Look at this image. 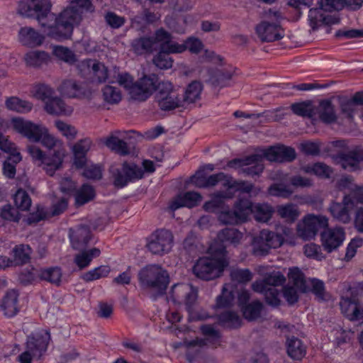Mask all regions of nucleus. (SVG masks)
I'll use <instances>...</instances> for the list:
<instances>
[{"instance_id":"f257e3e1","label":"nucleus","mask_w":363,"mask_h":363,"mask_svg":"<svg viewBox=\"0 0 363 363\" xmlns=\"http://www.w3.org/2000/svg\"><path fill=\"white\" fill-rule=\"evenodd\" d=\"M11 125L14 130L31 142H40L50 150L46 154L35 145L28 146V152L33 161L41 167L50 176L62 168L66 156V150L61 140L49 133L48 129L40 123H34L22 118H13Z\"/></svg>"},{"instance_id":"f03ea898","label":"nucleus","mask_w":363,"mask_h":363,"mask_svg":"<svg viewBox=\"0 0 363 363\" xmlns=\"http://www.w3.org/2000/svg\"><path fill=\"white\" fill-rule=\"evenodd\" d=\"M295 150L284 145L272 146L262 150L261 154H255L242 159L229 161L227 167L237 169L240 174L247 176L258 175L264 169L263 160L270 162H291L296 158Z\"/></svg>"},{"instance_id":"7ed1b4c3","label":"nucleus","mask_w":363,"mask_h":363,"mask_svg":"<svg viewBox=\"0 0 363 363\" xmlns=\"http://www.w3.org/2000/svg\"><path fill=\"white\" fill-rule=\"evenodd\" d=\"M69 1L70 6L58 16V19L56 20V26H49L48 37L57 40L70 38L74 26L78 25L82 19V11H93L90 0Z\"/></svg>"},{"instance_id":"20e7f679","label":"nucleus","mask_w":363,"mask_h":363,"mask_svg":"<svg viewBox=\"0 0 363 363\" xmlns=\"http://www.w3.org/2000/svg\"><path fill=\"white\" fill-rule=\"evenodd\" d=\"M225 249L223 245H211L208 248L209 256L200 257L193 267L194 274L203 280L209 281L222 276L228 265Z\"/></svg>"},{"instance_id":"39448f33","label":"nucleus","mask_w":363,"mask_h":363,"mask_svg":"<svg viewBox=\"0 0 363 363\" xmlns=\"http://www.w3.org/2000/svg\"><path fill=\"white\" fill-rule=\"evenodd\" d=\"M50 9V0H22L18 2L17 12L25 17H35L48 36L49 26L55 27L58 19Z\"/></svg>"},{"instance_id":"423d86ee","label":"nucleus","mask_w":363,"mask_h":363,"mask_svg":"<svg viewBox=\"0 0 363 363\" xmlns=\"http://www.w3.org/2000/svg\"><path fill=\"white\" fill-rule=\"evenodd\" d=\"M117 80L128 91L133 99L143 101L155 91L157 77L155 74L144 76L134 83L133 78L129 74L121 73L118 74Z\"/></svg>"},{"instance_id":"0eeeda50","label":"nucleus","mask_w":363,"mask_h":363,"mask_svg":"<svg viewBox=\"0 0 363 363\" xmlns=\"http://www.w3.org/2000/svg\"><path fill=\"white\" fill-rule=\"evenodd\" d=\"M51 340L47 330H39L31 333L26 338L25 351L18 357L20 363H32L33 359H40L47 352Z\"/></svg>"},{"instance_id":"6e6552de","label":"nucleus","mask_w":363,"mask_h":363,"mask_svg":"<svg viewBox=\"0 0 363 363\" xmlns=\"http://www.w3.org/2000/svg\"><path fill=\"white\" fill-rule=\"evenodd\" d=\"M264 17L265 19L255 27L256 34L260 40L273 42L281 39L284 31L277 23L281 18L280 12L270 9L264 12Z\"/></svg>"},{"instance_id":"1a4fd4ad","label":"nucleus","mask_w":363,"mask_h":363,"mask_svg":"<svg viewBox=\"0 0 363 363\" xmlns=\"http://www.w3.org/2000/svg\"><path fill=\"white\" fill-rule=\"evenodd\" d=\"M140 284L163 293L169 284V274L159 264H148L141 269L138 274Z\"/></svg>"},{"instance_id":"9d476101","label":"nucleus","mask_w":363,"mask_h":363,"mask_svg":"<svg viewBox=\"0 0 363 363\" xmlns=\"http://www.w3.org/2000/svg\"><path fill=\"white\" fill-rule=\"evenodd\" d=\"M157 38L162 42V49L174 54L182 53L186 50L193 54H198L203 48L201 40L195 37L188 38L182 44L173 41L172 35L163 28L158 30Z\"/></svg>"},{"instance_id":"9b49d317","label":"nucleus","mask_w":363,"mask_h":363,"mask_svg":"<svg viewBox=\"0 0 363 363\" xmlns=\"http://www.w3.org/2000/svg\"><path fill=\"white\" fill-rule=\"evenodd\" d=\"M156 100L163 111H169L183 106V100L179 90L175 89L169 81L159 82L156 84Z\"/></svg>"},{"instance_id":"f8f14e48","label":"nucleus","mask_w":363,"mask_h":363,"mask_svg":"<svg viewBox=\"0 0 363 363\" xmlns=\"http://www.w3.org/2000/svg\"><path fill=\"white\" fill-rule=\"evenodd\" d=\"M284 241V237L283 235L267 229L262 230L258 235L252 238L253 253L255 255H265L269 253L271 249H277L281 247Z\"/></svg>"},{"instance_id":"ddd939ff","label":"nucleus","mask_w":363,"mask_h":363,"mask_svg":"<svg viewBox=\"0 0 363 363\" xmlns=\"http://www.w3.org/2000/svg\"><path fill=\"white\" fill-rule=\"evenodd\" d=\"M328 219L323 215L308 214L297 224L296 231L299 238L304 240L315 238L320 228L327 227Z\"/></svg>"},{"instance_id":"4468645a","label":"nucleus","mask_w":363,"mask_h":363,"mask_svg":"<svg viewBox=\"0 0 363 363\" xmlns=\"http://www.w3.org/2000/svg\"><path fill=\"white\" fill-rule=\"evenodd\" d=\"M198 297V291L189 284H174L170 291L169 298L174 303H184L186 310L193 317L192 312L194 306L196 303Z\"/></svg>"},{"instance_id":"2eb2a0df","label":"nucleus","mask_w":363,"mask_h":363,"mask_svg":"<svg viewBox=\"0 0 363 363\" xmlns=\"http://www.w3.org/2000/svg\"><path fill=\"white\" fill-rule=\"evenodd\" d=\"M174 245V236L171 231L159 229L151 234L147 247L154 255H164L169 253Z\"/></svg>"},{"instance_id":"dca6fc26","label":"nucleus","mask_w":363,"mask_h":363,"mask_svg":"<svg viewBox=\"0 0 363 363\" xmlns=\"http://www.w3.org/2000/svg\"><path fill=\"white\" fill-rule=\"evenodd\" d=\"M345 240V232L341 227L328 228L320 234L322 247L328 253L336 250Z\"/></svg>"},{"instance_id":"f3484780","label":"nucleus","mask_w":363,"mask_h":363,"mask_svg":"<svg viewBox=\"0 0 363 363\" xmlns=\"http://www.w3.org/2000/svg\"><path fill=\"white\" fill-rule=\"evenodd\" d=\"M143 170L134 163L124 162L122 172H118L115 176L114 184L117 187L122 188L128 182L140 179L143 177Z\"/></svg>"},{"instance_id":"a211bd4d","label":"nucleus","mask_w":363,"mask_h":363,"mask_svg":"<svg viewBox=\"0 0 363 363\" xmlns=\"http://www.w3.org/2000/svg\"><path fill=\"white\" fill-rule=\"evenodd\" d=\"M354 206L352 197L350 195H345L342 203H333L329 208V211L335 219L343 223H347L351 220L350 214Z\"/></svg>"},{"instance_id":"6ab92c4d","label":"nucleus","mask_w":363,"mask_h":363,"mask_svg":"<svg viewBox=\"0 0 363 363\" xmlns=\"http://www.w3.org/2000/svg\"><path fill=\"white\" fill-rule=\"evenodd\" d=\"M18 39L23 46L35 48L43 45L45 36L32 27L24 26L18 30Z\"/></svg>"},{"instance_id":"aec40b11","label":"nucleus","mask_w":363,"mask_h":363,"mask_svg":"<svg viewBox=\"0 0 363 363\" xmlns=\"http://www.w3.org/2000/svg\"><path fill=\"white\" fill-rule=\"evenodd\" d=\"M92 146L90 138H86L78 140L72 147L73 154V164L78 168H82L86 163V155Z\"/></svg>"},{"instance_id":"412c9836","label":"nucleus","mask_w":363,"mask_h":363,"mask_svg":"<svg viewBox=\"0 0 363 363\" xmlns=\"http://www.w3.org/2000/svg\"><path fill=\"white\" fill-rule=\"evenodd\" d=\"M340 308L342 313L350 320H357L363 318V308L360 306L355 296L342 297Z\"/></svg>"},{"instance_id":"4be33fe9","label":"nucleus","mask_w":363,"mask_h":363,"mask_svg":"<svg viewBox=\"0 0 363 363\" xmlns=\"http://www.w3.org/2000/svg\"><path fill=\"white\" fill-rule=\"evenodd\" d=\"M308 23L313 30L322 25H333L339 23V18L331 14H326L320 7L311 9L308 13Z\"/></svg>"},{"instance_id":"5701e85b","label":"nucleus","mask_w":363,"mask_h":363,"mask_svg":"<svg viewBox=\"0 0 363 363\" xmlns=\"http://www.w3.org/2000/svg\"><path fill=\"white\" fill-rule=\"evenodd\" d=\"M202 196L196 191H188L175 196L169 203V208L175 211L182 207L193 208L199 205Z\"/></svg>"},{"instance_id":"b1692460","label":"nucleus","mask_w":363,"mask_h":363,"mask_svg":"<svg viewBox=\"0 0 363 363\" xmlns=\"http://www.w3.org/2000/svg\"><path fill=\"white\" fill-rule=\"evenodd\" d=\"M335 160L344 169L352 172L360 169L363 157L358 151L352 150L339 153Z\"/></svg>"},{"instance_id":"393cba45","label":"nucleus","mask_w":363,"mask_h":363,"mask_svg":"<svg viewBox=\"0 0 363 363\" xmlns=\"http://www.w3.org/2000/svg\"><path fill=\"white\" fill-rule=\"evenodd\" d=\"M286 281L285 277L280 272H273L268 274L264 279L255 281L252 284L254 291L262 293L266 289L269 287L276 288V286H281Z\"/></svg>"},{"instance_id":"a878e982","label":"nucleus","mask_w":363,"mask_h":363,"mask_svg":"<svg viewBox=\"0 0 363 363\" xmlns=\"http://www.w3.org/2000/svg\"><path fill=\"white\" fill-rule=\"evenodd\" d=\"M159 42L157 39V31L154 37H142L133 40L131 47L134 52L137 55H143L151 53L156 50Z\"/></svg>"},{"instance_id":"bb28decb","label":"nucleus","mask_w":363,"mask_h":363,"mask_svg":"<svg viewBox=\"0 0 363 363\" xmlns=\"http://www.w3.org/2000/svg\"><path fill=\"white\" fill-rule=\"evenodd\" d=\"M1 310L9 318L15 316L18 311V294L15 290L8 291L1 299Z\"/></svg>"},{"instance_id":"cd10ccee","label":"nucleus","mask_w":363,"mask_h":363,"mask_svg":"<svg viewBox=\"0 0 363 363\" xmlns=\"http://www.w3.org/2000/svg\"><path fill=\"white\" fill-rule=\"evenodd\" d=\"M315 116L325 123H332L336 121L337 116L335 107L330 100L325 99L319 102L318 105L314 107Z\"/></svg>"},{"instance_id":"c85d7f7f","label":"nucleus","mask_w":363,"mask_h":363,"mask_svg":"<svg viewBox=\"0 0 363 363\" xmlns=\"http://www.w3.org/2000/svg\"><path fill=\"white\" fill-rule=\"evenodd\" d=\"M70 240L74 249H80L85 247L91 240L90 229L86 226H79L74 230H70Z\"/></svg>"},{"instance_id":"c756f323","label":"nucleus","mask_w":363,"mask_h":363,"mask_svg":"<svg viewBox=\"0 0 363 363\" xmlns=\"http://www.w3.org/2000/svg\"><path fill=\"white\" fill-rule=\"evenodd\" d=\"M23 60L28 67H40L51 61V56L43 50H31L25 54Z\"/></svg>"},{"instance_id":"7c9ffc66","label":"nucleus","mask_w":363,"mask_h":363,"mask_svg":"<svg viewBox=\"0 0 363 363\" xmlns=\"http://www.w3.org/2000/svg\"><path fill=\"white\" fill-rule=\"evenodd\" d=\"M45 111L51 115L69 116L73 108L67 106L64 101L57 96H53L45 104Z\"/></svg>"},{"instance_id":"2f4dec72","label":"nucleus","mask_w":363,"mask_h":363,"mask_svg":"<svg viewBox=\"0 0 363 363\" xmlns=\"http://www.w3.org/2000/svg\"><path fill=\"white\" fill-rule=\"evenodd\" d=\"M233 197V192L218 191L211 196V199L206 201L203 204V209L208 212H215L217 210L222 208L224 204L225 199H231Z\"/></svg>"},{"instance_id":"473e14b6","label":"nucleus","mask_w":363,"mask_h":363,"mask_svg":"<svg viewBox=\"0 0 363 363\" xmlns=\"http://www.w3.org/2000/svg\"><path fill=\"white\" fill-rule=\"evenodd\" d=\"M277 213L280 218L290 223L295 222L301 214L298 207L292 203L278 206Z\"/></svg>"},{"instance_id":"72a5a7b5","label":"nucleus","mask_w":363,"mask_h":363,"mask_svg":"<svg viewBox=\"0 0 363 363\" xmlns=\"http://www.w3.org/2000/svg\"><path fill=\"white\" fill-rule=\"evenodd\" d=\"M5 106L10 111L19 113L30 112L33 107L31 102L21 99L17 96H11L6 99Z\"/></svg>"},{"instance_id":"f704fd0d","label":"nucleus","mask_w":363,"mask_h":363,"mask_svg":"<svg viewBox=\"0 0 363 363\" xmlns=\"http://www.w3.org/2000/svg\"><path fill=\"white\" fill-rule=\"evenodd\" d=\"M274 212V208L267 203H257L252 206V213L255 219L261 223L268 222Z\"/></svg>"},{"instance_id":"c9c22d12","label":"nucleus","mask_w":363,"mask_h":363,"mask_svg":"<svg viewBox=\"0 0 363 363\" xmlns=\"http://www.w3.org/2000/svg\"><path fill=\"white\" fill-rule=\"evenodd\" d=\"M57 90L62 95L69 98L78 97L83 94L82 85L74 79L63 81Z\"/></svg>"},{"instance_id":"e433bc0d","label":"nucleus","mask_w":363,"mask_h":363,"mask_svg":"<svg viewBox=\"0 0 363 363\" xmlns=\"http://www.w3.org/2000/svg\"><path fill=\"white\" fill-rule=\"evenodd\" d=\"M286 349L289 356L294 359L300 360L306 354L305 345L297 337H292L287 340Z\"/></svg>"},{"instance_id":"4c0bfd02","label":"nucleus","mask_w":363,"mask_h":363,"mask_svg":"<svg viewBox=\"0 0 363 363\" xmlns=\"http://www.w3.org/2000/svg\"><path fill=\"white\" fill-rule=\"evenodd\" d=\"M100 254V250L96 247H94L89 250H84L75 255L74 262L81 270L89 267L92 259L98 257Z\"/></svg>"},{"instance_id":"58836bf2","label":"nucleus","mask_w":363,"mask_h":363,"mask_svg":"<svg viewBox=\"0 0 363 363\" xmlns=\"http://www.w3.org/2000/svg\"><path fill=\"white\" fill-rule=\"evenodd\" d=\"M253 203L248 199L240 198L234 203L233 208L241 223L245 222L252 214Z\"/></svg>"},{"instance_id":"ea45409f","label":"nucleus","mask_w":363,"mask_h":363,"mask_svg":"<svg viewBox=\"0 0 363 363\" xmlns=\"http://www.w3.org/2000/svg\"><path fill=\"white\" fill-rule=\"evenodd\" d=\"M0 150L9 154L10 160L18 164L22 160L20 152L17 149L16 145L9 140L8 136L0 133Z\"/></svg>"},{"instance_id":"a19ab883","label":"nucleus","mask_w":363,"mask_h":363,"mask_svg":"<svg viewBox=\"0 0 363 363\" xmlns=\"http://www.w3.org/2000/svg\"><path fill=\"white\" fill-rule=\"evenodd\" d=\"M55 90L48 84H36L30 89L32 97L43 102L50 100L53 97Z\"/></svg>"},{"instance_id":"79ce46f5","label":"nucleus","mask_w":363,"mask_h":363,"mask_svg":"<svg viewBox=\"0 0 363 363\" xmlns=\"http://www.w3.org/2000/svg\"><path fill=\"white\" fill-rule=\"evenodd\" d=\"M218 238L221 242H229L238 245L243 239V233L235 228H225L218 234Z\"/></svg>"},{"instance_id":"37998d69","label":"nucleus","mask_w":363,"mask_h":363,"mask_svg":"<svg viewBox=\"0 0 363 363\" xmlns=\"http://www.w3.org/2000/svg\"><path fill=\"white\" fill-rule=\"evenodd\" d=\"M82 64L90 68V72L96 78L99 82H105L108 78V70L103 63L87 60H84Z\"/></svg>"},{"instance_id":"c03bdc74","label":"nucleus","mask_w":363,"mask_h":363,"mask_svg":"<svg viewBox=\"0 0 363 363\" xmlns=\"http://www.w3.org/2000/svg\"><path fill=\"white\" fill-rule=\"evenodd\" d=\"M13 266L20 265L28 262L31 254V248L29 245H19L16 246L13 251Z\"/></svg>"},{"instance_id":"a18cd8bd","label":"nucleus","mask_w":363,"mask_h":363,"mask_svg":"<svg viewBox=\"0 0 363 363\" xmlns=\"http://www.w3.org/2000/svg\"><path fill=\"white\" fill-rule=\"evenodd\" d=\"M202 89V84L198 81H194L190 83L186 87L184 97L182 98L183 104H192L199 100Z\"/></svg>"},{"instance_id":"49530a36","label":"nucleus","mask_w":363,"mask_h":363,"mask_svg":"<svg viewBox=\"0 0 363 363\" xmlns=\"http://www.w3.org/2000/svg\"><path fill=\"white\" fill-rule=\"evenodd\" d=\"M233 77V72L230 70L218 69L211 77L210 80L214 86L223 88L229 86Z\"/></svg>"},{"instance_id":"de8ad7c7","label":"nucleus","mask_w":363,"mask_h":363,"mask_svg":"<svg viewBox=\"0 0 363 363\" xmlns=\"http://www.w3.org/2000/svg\"><path fill=\"white\" fill-rule=\"evenodd\" d=\"M105 145L111 150L121 155H126L129 153V149L126 143L114 134L111 135L106 139Z\"/></svg>"},{"instance_id":"09e8293b","label":"nucleus","mask_w":363,"mask_h":363,"mask_svg":"<svg viewBox=\"0 0 363 363\" xmlns=\"http://www.w3.org/2000/svg\"><path fill=\"white\" fill-rule=\"evenodd\" d=\"M337 186L340 190H343L345 189L354 190V194L356 196L357 200L360 203H363V187L355 186L353 184V179L351 177H342L337 181Z\"/></svg>"},{"instance_id":"8fccbe9b","label":"nucleus","mask_w":363,"mask_h":363,"mask_svg":"<svg viewBox=\"0 0 363 363\" xmlns=\"http://www.w3.org/2000/svg\"><path fill=\"white\" fill-rule=\"evenodd\" d=\"M303 170L306 173L313 174L321 178H330L333 174V169L328 165L317 162L313 165H308L303 167Z\"/></svg>"},{"instance_id":"3c124183","label":"nucleus","mask_w":363,"mask_h":363,"mask_svg":"<svg viewBox=\"0 0 363 363\" xmlns=\"http://www.w3.org/2000/svg\"><path fill=\"white\" fill-rule=\"evenodd\" d=\"M291 108L296 115L313 118L315 117L314 106L311 101H303L291 104Z\"/></svg>"},{"instance_id":"603ef678","label":"nucleus","mask_w":363,"mask_h":363,"mask_svg":"<svg viewBox=\"0 0 363 363\" xmlns=\"http://www.w3.org/2000/svg\"><path fill=\"white\" fill-rule=\"evenodd\" d=\"M157 33L158 30H157ZM157 39L159 42L160 52L154 57V64L160 69H169L172 67L173 62L172 58L169 56V54L172 52L164 50L162 49V42L160 41L157 37Z\"/></svg>"},{"instance_id":"864d4df0","label":"nucleus","mask_w":363,"mask_h":363,"mask_svg":"<svg viewBox=\"0 0 363 363\" xmlns=\"http://www.w3.org/2000/svg\"><path fill=\"white\" fill-rule=\"evenodd\" d=\"M102 96L104 101L109 104H117L122 99L121 90L111 85H106L102 89Z\"/></svg>"},{"instance_id":"5fc2aeb1","label":"nucleus","mask_w":363,"mask_h":363,"mask_svg":"<svg viewBox=\"0 0 363 363\" xmlns=\"http://www.w3.org/2000/svg\"><path fill=\"white\" fill-rule=\"evenodd\" d=\"M52 55L58 60L68 64H73L76 62L74 53L68 48L62 45L52 46Z\"/></svg>"},{"instance_id":"6e6d98bb","label":"nucleus","mask_w":363,"mask_h":363,"mask_svg":"<svg viewBox=\"0 0 363 363\" xmlns=\"http://www.w3.org/2000/svg\"><path fill=\"white\" fill-rule=\"evenodd\" d=\"M110 272L109 266L101 265L83 274L82 279L86 282L92 281L107 277Z\"/></svg>"},{"instance_id":"4d7b16f0","label":"nucleus","mask_w":363,"mask_h":363,"mask_svg":"<svg viewBox=\"0 0 363 363\" xmlns=\"http://www.w3.org/2000/svg\"><path fill=\"white\" fill-rule=\"evenodd\" d=\"M288 278L297 289L302 291L306 290L305 277L299 268H290L288 273Z\"/></svg>"},{"instance_id":"13d9d810","label":"nucleus","mask_w":363,"mask_h":363,"mask_svg":"<svg viewBox=\"0 0 363 363\" xmlns=\"http://www.w3.org/2000/svg\"><path fill=\"white\" fill-rule=\"evenodd\" d=\"M94 195L93 187L88 184H84L76 193L75 201L77 205H84L90 201L94 199Z\"/></svg>"},{"instance_id":"bf43d9fd","label":"nucleus","mask_w":363,"mask_h":363,"mask_svg":"<svg viewBox=\"0 0 363 363\" xmlns=\"http://www.w3.org/2000/svg\"><path fill=\"white\" fill-rule=\"evenodd\" d=\"M263 305L259 301H252L242 308L244 317L249 320H254L259 318Z\"/></svg>"},{"instance_id":"052dcab7","label":"nucleus","mask_w":363,"mask_h":363,"mask_svg":"<svg viewBox=\"0 0 363 363\" xmlns=\"http://www.w3.org/2000/svg\"><path fill=\"white\" fill-rule=\"evenodd\" d=\"M269 195L284 199L289 198L294 193V190L288 185L282 183L274 184L268 189Z\"/></svg>"},{"instance_id":"680f3d73","label":"nucleus","mask_w":363,"mask_h":363,"mask_svg":"<svg viewBox=\"0 0 363 363\" xmlns=\"http://www.w3.org/2000/svg\"><path fill=\"white\" fill-rule=\"evenodd\" d=\"M55 126L57 130L69 140H73L77 135V130L71 124L61 120L55 121Z\"/></svg>"},{"instance_id":"e2e57ef3","label":"nucleus","mask_w":363,"mask_h":363,"mask_svg":"<svg viewBox=\"0 0 363 363\" xmlns=\"http://www.w3.org/2000/svg\"><path fill=\"white\" fill-rule=\"evenodd\" d=\"M40 276L42 279L59 285L61 281L62 271L57 267H50L42 270Z\"/></svg>"},{"instance_id":"0e129e2a","label":"nucleus","mask_w":363,"mask_h":363,"mask_svg":"<svg viewBox=\"0 0 363 363\" xmlns=\"http://www.w3.org/2000/svg\"><path fill=\"white\" fill-rule=\"evenodd\" d=\"M13 201L16 207L21 211H27L31 206V199L23 189H19L13 196Z\"/></svg>"},{"instance_id":"69168bd1","label":"nucleus","mask_w":363,"mask_h":363,"mask_svg":"<svg viewBox=\"0 0 363 363\" xmlns=\"http://www.w3.org/2000/svg\"><path fill=\"white\" fill-rule=\"evenodd\" d=\"M309 281L311 291L318 300L326 301L330 298V295L325 290L323 281L317 279H311Z\"/></svg>"},{"instance_id":"338daca9","label":"nucleus","mask_w":363,"mask_h":363,"mask_svg":"<svg viewBox=\"0 0 363 363\" xmlns=\"http://www.w3.org/2000/svg\"><path fill=\"white\" fill-rule=\"evenodd\" d=\"M230 284H226L223 288L222 294L217 298L216 305L218 307H227L234 300V294L231 290Z\"/></svg>"},{"instance_id":"774afa93","label":"nucleus","mask_w":363,"mask_h":363,"mask_svg":"<svg viewBox=\"0 0 363 363\" xmlns=\"http://www.w3.org/2000/svg\"><path fill=\"white\" fill-rule=\"evenodd\" d=\"M220 183L222 186L228 190L229 184H230V177L223 172L212 174L207 177L206 187L214 186Z\"/></svg>"}]
</instances>
